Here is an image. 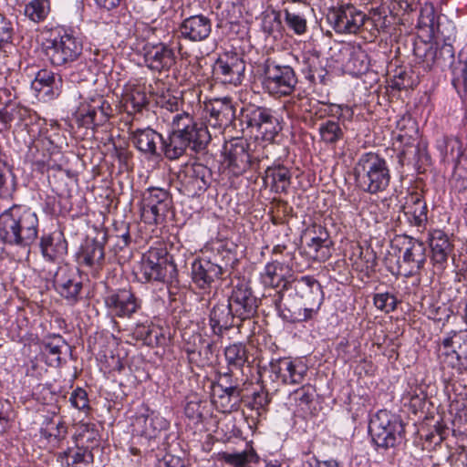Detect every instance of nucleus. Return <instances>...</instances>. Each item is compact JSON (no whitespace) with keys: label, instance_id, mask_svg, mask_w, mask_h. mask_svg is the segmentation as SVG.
Returning a JSON list of instances; mask_svg holds the SVG:
<instances>
[{"label":"nucleus","instance_id":"nucleus-7","mask_svg":"<svg viewBox=\"0 0 467 467\" xmlns=\"http://www.w3.org/2000/svg\"><path fill=\"white\" fill-rule=\"evenodd\" d=\"M438 358L443 369L462 374L467 368V330L448 333L439 346Z\"/></svg>","mask_w":467,"mask_h":467},{"label":"nucleus","instance_id":"nucleus-3","mask_svg":"<svg viewBox=\"0 0 467 467\" xmlns=\"http://www.w3.org/2000/svg\"><path fill=\"white\" fill-rule=\"evenodd\" d=\"M358 188L369 194L385 192L390 183L391 174L387 161L375 152L363 153L355 167Z\"/></svg>","mask_w":467,"mask_h":467},{"label":"nucleus","instance_id":"nucleus-26","mask_svg":"<svg viewBox=\"0 0 467 467\" xmlns=\"http://www.w3.org/2000/svg\"><path fill=\"white\" fill-rule=\"evenodd\" d=\"M191 269L192 282L202 290L211 288L222 274L221 266L207 259H195Z\"/></svg>","mask_w":467,"mask_h":467},{"label":"nucleus","instance_id":"nucleus-15","mask_svg":"<svg viewBox=\"0 0 467 467\" xmlns=\"http://www.w3.org/2000/svg\"><path fill=\"white\" fill-rule=\"evenodd\" d=\"M144 63L153 72H168L176 64L175 48L164 43L150 45L144 48Z\"/></svg>","mask_w":467,"mask_h":467},{"label":"nucleus","instance_id":"nucleus-51","mask_svg":"<svg viewBox=\"0 0 467 467\" xmlns=\"http://www.w3.org/2000/svg\"><path fill=\"white\" fill-rule=\"evenodd\" d=\"M68 401L72 408L83 412L84 414H88L90 410L88 393L82 388L75 389L70 393Z\"/></svg>","mask_w":467,"mask_h":467},{"label":"nucleus","instance_id":"nucleus-6","mask_svg":"<svg viewBox=\"0 0 467 467\" xmlns=\"http://www.w3.org/2000/svg\"><path fill=\"white\" fill-rule=\"evenodd\" d=\"M403 431L400 418L387 410H379L368 423V432L373 442L383 449L393 448L400 443Z\"/></svg>","mask_w":467,"mask_h":467},{"label":"nucleus","instance_id":"nucleus-55","mask_svg":"<svg viewBox=\"0 0 467 467\" xmlns=\"http://www.w3.org/2000/svg\"><path fill=\"white\" fill-rule=\"evenodd\" d=\"M9 114L11 119V123L16 122V125H27L28 119L31 118L32 112L29 109L24 106H14L9 109Z\"/></svg>","mask_w":467,"mask_h":467},{"label":"nucleus","instance_id":"nucleus-43","mask_svg":"<svg viewBox=\"0 0 467 467\" xmlns=\"http://www.w3.org/2000/svg\"><path fill=\"white\" fill-rule=\"evenodd\" d=\"M275 114V111L272 109L265 107H253L245 110L244 113V120L246 122L248 127L258 130Z\"/></svg>","mask_w":467,"mask_h":467},{"label":"nucleus","instance_id":"nucleus-61","mask_svg":"<svg viewBox=\"0 0 467 467\" xmlns=\"http://www.w3.org/2000/svg\"><path fill=\"white\" fill-rule=\"evenodd\" d=\"M12 38V27L10 23L6 22L3 16H0V48L2 46L9 42Z\"/></svg>","mask_w":467,"mask_h":467},{"label":"nucleus","instance_id":"nucleus-40","mask_svg":"<svg viewBox=\"0 0 467 467\" xmlns=\"http://www.w3.org/2000/svg\"><path fill=\"white\" fill-rule=\"evenodd\" d=\"M208 169L202 164H193L187 168L185 176L189 179L185 183L194 193L204 192L208 186Z\"/></svg>","mask_w":467,"mask_h":467},{"label":"nucleus","instance_id":"nucleus-16","mask_svg":"<svg viewBox=\"0 0 467 467\" xmlns=\"http://www.w3.org/2000/svg\"><path fill=\"white\" fill-rule=\"evenodd\" d=\"M244 70V62L237 54H223L213 66V73L221 82L234 86L242 82Z\"/></svg>","mask_w":467,"mask_h":467},{"label":"nucleus","instance_id":"nucleus-23","mask_svg":"<svg viewBox=\"0 0 467 467\" xmlns=\"http://www.w3.org/2000/svg\"><path fill=\"white\" fill-rule=\"evenodd\" d=\"M293 276L292 268L288 264L273 260L268 262L260 273V281L265 287H286Z\"/></svg>","mask_w":467,"mask_h":467},{"label":"nucleus","instance_id":"nucleus-8","mask_svg":"<svg viewBox=\"0 0 467 467\" xmlns=\"http://www.w3.org/2000/svg\"><path fill=\"white\" fill-rule=\"evenodd\" d=\"M172 208L170 192L160 187H149L141 195L140 212L141 220L148 224L162 223Z\"/></svg>","mask_w":467,"mask_h":467},{"label":"nucleus","instance_id":"nucleus-62","mask_svg":"<svg viewBox=\"0 0 467 467\" xmlns=\"http://www.w3.org/2000/svg\"><path fill=\"white\" fill-rule=\"evenodd\" d=\"M303 467H341L340 463L334 460L329 459L327 461H319L315 457H311L303 463Z\"/></svg>","mask_w":467,"mask_h":467},{"label":"nucleus","instance_id":"nucleus-20","mask_svg":"<svg viewBox=\"0 0 467 467\" xmlns=\"http://www.w3.org/2000/svg\"><path fill=\"white\" fill-rule=\"evenodd\" d=\"M61 87V78L48 69L39 70L31 82V88L36 97L43 101H49L58 97Z\"/></svg>","mask_w":467,"mask_h":467},{"label":"nucleus","instance_id":"nucleus-49","mask_svg":"<svg viewBox=\"0 0 467 467\" xmlns=\"http://www.w3.org/2000/svg\"><path fill=\"white\" fill-rule=\"evenodd\" d=\"M451 84L460 96L467 92V63L459 62L453 66Z\"/></svg>","mask_w":467,"mask_h":467},{"label":"nucleus","instance_id":"nucleus-38","mask_svg":"<svg viewBox=\"0 0 467 467\" xmlns=\"http://www.w3.org/2000/svg\"><path fill=\"white\" fill-rule=\"evenodd\" d=\"M168 426V421L162 416L153 412L147 416H140L135 421V427L141 428L140 433L147 439L155 438L161 431L166 430Z\"/></svg>","mask_w":467,"mask_h":467},{"label":"nucleus","instance_id":"nucleus-5","mask_svg":"<svg viewBox=\"0 0 467 467\" xmlns=\"http://www.w3.org/2000/svg\"><path fill=\"white\" fill-rule=\"evenodd\" d=\"M43 50L55 67H66L78 59L83 50L81 38L72 31H64L53 38L46 39Z\"/></svg>","mask_w":467,"mask_h":467},{"label":"nucleus","instance_id":"nucleus-42","mask_svg":"<svg viewBox=\"0 0 467 467\" xmlns=\"http://www.w3.org/2000/svg\"><path fill=\"white\" fill-rule=\"evenodd\" d=\"M224 357L230 371L242 369L248 359L246 348L242 343H234L226 347Z\"/></svg>","mask_w":467,"mask_h":467},{"label":"nucleus","instance_id":"nucleus-48","mask_svg":"<svg viewBox=\"0 0 467 467\" xmlns=\"http://www.w3.org/2000/svg\"><path fill=\"white\" fill-rule=\"evenodd\" d=\"M283 14L285 26L296 35L302 36L307 31V21L303 14L286 8L283 10Z\"/></svg>","mask_w":467,"mask_h":467},{"label":"nucleus","instance_id":"nucleus-37","mask_svg":"<svg viewBox=\"0 0 467 467\" xmlns=\"http://www.w3.org/2000/svg\"><path fill=\"white\" fill-rule=\"evenodd\" d=\"M188 147L192 148V142L174 130H171L167 140L162 138L161 143V150L170 160H176L181 157Z\"/></svg>","mask_w":467,"mask_h":467},{"label":"nucleus","instance_id":"nucleus-19","mask_svg":"<svg viewBox=\"0 0 467 467\" xmlns=\"http://www.w3.org/2000/svg\"><path fill=\"white\" fill-rule=\"evenodd\" d=\"M54 285L57 293L69 303L74 304L78 300L82 283L68 265L58 266L54 275Z\"/></svg>","mask_w":467,"mask_h":467},{"label":"nucleus","instance_id":"nucleus-36","mask_svg":"<svg viewBox=\"0 0 467 467\" xmlns=\"http://www.w3.org/2000/svg\"><path fill=\"white\" fill-rule=\"evenodd\" d=\"M67 343L59 335L49 336L41 343V352L46 358V363L51 367H59L61 364L62 349L66 348Z\"/></svg>","mask_w":467,"mask_h":467},{"label":"nucleus","instance_id":"nucleus-24","mask_svg":"<svg viewBox=\"0 0 467 467\" xmlns=\"http://www.w3.org/2000/svg\"><path fill=\"white\" fill-rule=\"evenodd\" d=\"M235 316L241 319L252 317L257 308L256 298L253 296L250 287L245 283L234 286L230 298Z\"/></svg>","mask_w":467,"mask_h":467},{"label":"nucleus","instance_id":"nucleus-41","mask_svg":"<svg viewBox=\"0 0 467 467\" xmlns=\"http://www.w3.org/2000/svg\"><path fill=\"white\" fill-rule=\"evenodd\" d=\"M275 309L278 313V316L283 320L295 323L306 321L312 318L313 316L319 309V307H317V306L313 305H304V307L302 309H299L297 312H293L289 309L283 308L282 302L279 300L275 302Z\"/></svg>","mask_w":467,"mask_h":467},{"label":"nucleus","instance_id":"nucleus-59","mask_svg":"<svg viewBox=\"0 0 467 467\" xmlns=\"http://www.w3.org/2000/svg\"><path fill=\"white\" fill-rule=\"evenodd\" d=\"M224 460L226 462L235 466V467H243L248 462L247 453L236 452V453H228L225 455Z\"/></svg>","mask_w":467,"mask_h":467},{"label":"nucleus","instance_id":"nucleus-63","mask_svg":"<svg viewBox=\"0 0 467 467\" xmlns=\"http://www.w3.org/2000/svg\"><path fill=\"white\" fill-rule=\"evenodd\" d=\"M150 93L156 96L157 99H161L166 98L170 90L162 80L157 79L153 85L150 86Z\"/></svg>","mask_w":467,"mask_h":467},{"label":"nucleus","instance_id":"nucleus-60","mask_svg":"<svg viewBox=\"0 0 467 467\" xmlns=\"http://www.w3.org/2000/svg\"><path fill=\"white\" fill-rule=\"evenodd\" d=\"M79 72L72 71L69 74V79L71 82H81L84 80H87L91 75L92 72L90 70L89 67H87L86 65H83L82 63H79L78 65Z\"/></svg>","mask_w":467,"mask_h":467},{"label":"nucleus","instance_id":"nucleus-13","mask_svg":"<svg viewBox=\"0 0 467 467\" xmlns=\"http://www.w3.org/2000/svg\"><path fill=\"white\" fill-rule=\"evenodd\" d=\"M366 19V15L352 5L332 8L327 15L328 24L339 34L358 33Z\"/></svg>","mask_w":467,"mask_h":467},{"label":"nucleus","instance_id":"nucleus-33","mask_svg":"<svg viewBox=\"0 0 467 467\" xmlns=\"http://www.w3.org/2000/svg\"><path fill=\"white\" fill-rule=\"evenodd\" d=\"M131 141L138 150L151 156L161 149L162 136L150 128L140 129L132 133Z\"/></svg>","mask_w":467,"mask_h":467},{"label":"nucleus","instance_id":"nucleus-25","mask_svg":"<svg viewBox=\"0 0 467 467\" xmlns=\"http://www.w3.org/2000/svg\"><path fill=\"white\" fill-rule=\"evenodd\" d=\"M235 316L232 303L227 298L218 301L211 309L209 325L212 333L221 336L224 330L233 326V318Z\"/></svg>","mask_w":467,"mask_h":467},{"label":"nucleus","instance_id":"nucleus-14","mask_svg":"<svg viewBox=\"0 0 467 467\" xmlns=\"http://www.w3.org/2000/svg\"><path fill=\"white\" fill-rule=\"evenodd\" d=\"M222 166L233 176L243 174L250 166L247 144L239 139L232 140L223 145Z\"/></svg>","mask_w":467,"mask_h":467},{"label":"nucleus","instance_id":"nucleus-11","mask_svg":"<svg viewBox=\"0 0 467 467\" xmlns=\"http://www.w3.org/2000/svg\"><path fill=\"white\" fill-rule=\"evenodd\" d=\"M308 368L299 358H273L269 363L270 379L285 385H299L306 376Z\"/></svg>","mask_w":467,"mask_h":467},{"label":"nucleus","instance_id":"nucleus-9","mask_svg":"<svg viewBox=\"0 0 467 467\" xmlns=\"http://www.w3.org/2000/svg\"><path fill=\"white\" fill-rule=\"evenodd\" d=\"M330 117L322 120L318 126L320 140L327 145H334L344 138L346 121H350L354 116V110L347 105H329L325 109Z\"/></svg>","mask_w":467,"mask_h":467},{"label":"nucleus","instance_id":"nucleus-64","mask_svg":"<svg viewBox=\"0 0 467 467\" xmlns=\"http://www.w3.org/2000/svg\"><path fill=\"white\" fill-rule=\"evenodd\" d=\"M157 103L171 112L178 110L180 106L179 99L175 96H171V94H168L166 98L157 99Z\"/></svg>","mask_w":467,"mask_h":467},{"label":"nucleus","instance_id":"nucleus-58","mask_svg":"<svg viewBox=\"0 0 467 467\" xmlns=\"http://www.w3.org/2000/svg\"><path fill=\"white\" fill-rule=\"evenodd\" d=\"M290 397L298 405H306L312 400L313 394L309 391V388L302 387L295 390Z\"/></svg>","mask_w":467,"mask_h":467},{"label":"nucleus","instance_id":"nucleus-4","mask_svg":"<svg viewBox=\"0 0 467 467\" xmlns=\"http://www.w3.org/2000/svg\"><path fill=\"white\" fill-rule=\"evenodd\" d=\"M295 69L289 66L267 59L263 67L261 86L265 93L273 99L291 96L297 85Z\"/></svg>","mask_w":467,"mask_h":467},{"label":"nucleus","instance_id":"nucleus-27","mask_svg":"<svg viewBox=\"0 0 467 467\" xmlns=\"http://www.w3.org/2000/svg\"><path fill=\"white\" fill-rule=\"evenodd\" d=\"M402 245V263L408 265L410 273L422 269L427 259L424 243L406 235L403 237Z\"/></svg>","mask_w":467,"mask_h":467},{"label":"nucleus","instance_id":"nucleus-10","mask_svg":"<svg viewBox=\"0 0 467 467\" xmlns=\"http://www.w3.org/2000/svg\"><path fill=\"white\" fill-rule=\"evenodd\" d=\"M112 114L110 103L102 95L91 94L79 103L75 117L78 125L94 129L107 122Z\"/></svg>","mask_w":467,"mask_h":467},{"label":"nucleus","instance_id":"nucleus-53","mask_svg":"<svg viewBox=\"0 0 467 467\" xmlns=\"http://www.w3.org/2000/svg\"><path fill=\"white\" fill-rule=\"evenodd\" d=\"M374 305L378 309L389 313L395 309L397 299L389 293H379L374 296Z\"/></svg>","mask_w":467,"mask_h":467},{"label":"nucleus","instance_id":"nucleus-56","mask_svg":"<svg viewBox=\"0 0 467 467\" xmlns=\"http://www.w3.org/2000/svg\"><path fill=\"white\" fill-rule=\"evenodd\" d=\"M205 403L202 401H188L184 408V413L187 418L198 422L203 417V408Z\"/></svg>","mask_w":467,"mask_h":467},{"label":"nucleus","instance_id":"nucleus-32","mask_svg":"<svg viewBox=\"0 0 467 467\" xmlns=\"http://www.w3.org/2000/svg\"><path fill=\"white\" fill-rule=\"evenodd\" d=\"M291 179L290 170L282 164L270 166L265 171L264 182L275 193L286 192Z\"/></svg>","mask_w":467,"mask_h":467},{"label":"nucleus","instance_id":"nucleus-47","mask_svg":"<svg viewBox=\"0 0 467 467\" xmlns=\"http://www.w3.org/2000/svg\"><path fill=\"white\" fill-rule=\"evenodd\" d=\"M50 12L49 0H31L25 6V16L31 21L39 23L44 21Z\"/></svg>","mask_w":467,"mask_h":467},{"label":"nucleus","instance_id":"nucleus-30","mask_svg":"<svg viewBox=\"0 0 467 467\" xmlns=\"http://www.w3.org/2000/svg\"><path fill=\"white\" fill-rule=\"evenodd\" d=\"M295 291L297 296L305 299L304 305H313L320 307L323 300V292L320 284L312 276L305 275L295 281Z\"/></svg>","mask_w":467,"mask_h":467},{"label":"nucleus","instance_id":"nucleus-22","mask_svg":"<svg viewBox=\"0 0 467 467\" xmlns=\"http://www.w3.org/2000/svg\"><path fill=\"white\" fill-rule=\"evenodd\" d=\"M212 32V21L204 15L191 16L181 23L179 33L182 38L191 42L207 39Z\"/></svg>","mask_w":467,"mask_h":467},{"label":"nucleus","instance_id":"nucleus-18","mask_svg":"<svg viewBox=\"0 0 467 467\" xmlns=\"http://www.w3.org/2000/svg\"><path fill=\"white\" fill-rule=\"evenodd\" d=\"M105 304L112 315L130 317L140 308L141 301L131 291L120 289L109 294Z\"/></svg>","mask_w":467,"mask_h":467},{"label":"nucleus","instance_id":"nucleus-2","mask_svg":"<svg viewBox=\"0 0 467 467\" xmlns=\"http://www.w3.org/2000/svg\"><path fill=\"white\" fill-rule=\"evenodd\" d=\"M38 234V218L30 209L13 206L0 214V239L8 244L28 246Z\"/></svg>","mask_w":467,"mask_h":467},{"label":"nucleus","instance_id":"nucleus-57","mask_svg":"<svg viewBox=\"0 0 467 467\" xmlns=\"http://www.w3.org/2000/svg\"><path fill=\"white\" fill-rule=\"evenodd\" d=\"M62 159V156L60 153L53 154L48 159H43L41 161H36L35 165L41 171H48V170H55V171H61L63 169L62 163H59L58 161Z\"/></svg>","mask_w":467,"mask_h":467},{"label":"nucleus","instance_id":"nucleus-39","mask_svg":"<svg viewBox=\"0 0 467 467\" xmlns=\"http://www.w3.org/2000/svg\"><path fill=\"white\" fill-rule=\"evenodd\" d=\"M67 432V428L65 422L55 419H47L40 429L41 437L52 447L58 446L65 439Z\"/></svg>","mask_w":467,"mask_h":467},{"label":"nucleus","instance_id":"nucleus-12","mask_svg":"<svg viewBox=\"0 0 467 467\" xmlns=\"http://www.w3.org/2000/svg\"><path fill=\"white\" fill-rule=\"evenodd\" d=\"M418 26L424 30L427 36L450 40L454 36L455 26L445 16L436 15L432 4L425 3L420 12Z\"/></svg>","mask_w":467,"mask_h":467},{"label":"nucleus","instance_id":"nucleus-1","mask_svg":"<svg viewBox=\"0 0 467 467\" xmlns=\"http://www.w3.org/2000/svg\"><path fill=\"white\" fill-rule=\"evenodd\" d=\"M202 122H197L186 111L175 113L171 119V128L192 142V150H203L211 140L207 125L213 129L228 126L234 119V109L226 99H213L200 106Z\"/></svg>","mask_w":467,"mask_h":467},{"label":"nucleus","instance_id":"nucleus-50","mask_svg":"<svg viewBox=\"0 0 467 467\" xmlns=\"http://www.w3.org/2000/svg\"><path fill=\"white\" fill-rule=\"evenodd\" d=\"M282 130V125L280 121V118L275 113L272 118L266 121L262 128H260L257 132L262 136V138L266 141H272L277 136V134Z\"/></svg>","mask_w":467,"mask_h":467},{"label":"nucleus","instance_id":"nucleus-54","mask_svg":"<svg viewBox=\"0 0 467 467\" xmlns=\"http://www.w3.org/2000/svg\"><path fill=\"white\" fill-rule=\"evenodd\" d=\"M448 143L451 146V156L456 160V167L467 170V149L462 152L461 141L456 138H451Z\"/></svg>","mask_w":467,"mask_h":467},{"label":"nucleus","instance_id":"nucleus-52","mask_svg":"<svg viewBox=\"0 0 467 467\" xmlns=\"http://www.w3.org/2000/svg\"><path fill=\"white\" fill-rule=\"evenodd\" d=\"M98 437L99 432L94 429L93 425L82 424L78 430L76 437L77 444L88 448L89 444L92 445L97 441Z\"/></svg>","mask_w":467,"mask_h":467},{"label":"nucleus","instance_id":"nucleus-45","mask_svg":"<svg viewBox=\"0 0 467 467\" xmlns=\"http://www.w3.org/2000/svg\"><path fill=\"white\" fill-rule=\"evenodd\" d=\"M347 52L349 56L346 64L348 70L353 74H361L368 70V55L360 47L347 49Z\"/></svg>","mask_w":467,"mask_h":467},{"label":"nucleus","instance_id":"nucleus-31","mask_svg":"<svg viewBox=\"0 0 467 467\" xmlns=\"http://www.w3.org/2000/svg\"><path fill=\"white\" fill-rule=\"evenodd\" d=\"M430 247L431 250V261L437 268L442 270L452 250L449 237L442 231L434 230L430 234Z\"/></svg>","mask_w":467,"mask_h":467},{"label":"nucleus","instance_id":"nucleus-46","mask_svg":"<svg viewBox=\"0 0 467 467\" xmlns=\"http://www.w3.org/2000/svg\"><path fill=\"white\" fill-rule=\"evenodd\" d=\"M329 244L327 240V233L319 228V235L312 237L307 243L309 251L313 253V256L320 261H325L329 257Z\"/></svg>","mask_w":467,"mask_h":467},{"label":"nucleus","instance_id":"nucleus-28","mask_svg":"<svg viewBox=\"0 0 467 467\" xmlns=\"http://www.w3.org/2000/svg\"><path fill=\"white\" fill-rule=\"evenodd\" d=\"M241 400L240 390L236 386L223 387L221 384L213 386L212 403L223 413L237 410Z\"/></svg>","mask_w":467,"mask_h":467},{"label":"nucleus","instance_id":"nucleus-35","mask_svg":"<svg viewBox=\"0 0 467 467\" xmlns=\"http://www.w3.org/2000/svg\"><path fill=\"white\" fill-rule=\"evenodd\" d=\"M57 461L63 467H88L93 462V454L88 447L76 444L61 452Z\"/></svg>","mask_w":467,"mask_h":467},{"label":"nucleus","instance_id":"nucleus-29","mask_svg":"<svg viewBox=\"0 0 467 467\" xmlns=\"http://www.w3.org/2000/svg\"><path fill=\"white\" fill-rule=\"evenodd\" d=\"M40 250L47 261L57 262L67 253V243L60 231L42 235Z\"/></svg>","mask_w":467,"mask_h":467},{"label":"nucleus","instance_id":"nucleus-21","mask_svg":"<svg viewBox=\"0 0 467 467\" xmlns=\"http://www.w3.org/2000/svg\"><path fill=\"white\" fill-rule=\"evenodd\" d=\"M121 103L129 114L140 112L149 103L145 84L139 79L127 82L122 89Z\"/></svg>","mask_w":467,"mask_h":467},{"label":"nucleus","instance_id":"nucleus-17","mask_svg":"<svg viewBox=\"0 0 467 467\" xmlns=\"http://www.w3.org/2000/svg\"><path fill=\"white\" fill-rule=\"evenodd\" d=\"M166 255V250L159 247H151L143 254L140 273L145 281H164L167 275Z\"/></svg>","mask_w":467,"mask_h":467},{"label":"nucleus","instance_id":"nucleus-44","mask_svg":"<svg viewBox=\"0 0 467 467\" xmlns=\"http://www.w3.org/2000/svg\"><path fill=\"white\" fill-rule=\"evenodd\" d=\"M104 258V249L99 242L88 240L82 245L79 259L88 266L99 264Z\"/></svg>","mask_w":467,"mask_h":467},{"label":"nucleus","instance_id":"nucleus-34","mask_svg":"<svg viewBox=\"0 0 467 467\" xmlns=\"http://www.w3.org/2000/svg\"><path fill=\"white\" fill-rule=\"evenodd\" d=\"M403 211L410 224L418 227L425 226L428 220L427 204L420 194L412 193L408 196Z\"/></svg>","mask_w":467,"mask_h":467}]
</instances>
